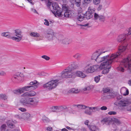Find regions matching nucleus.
<instances>
[{
    "instance_id": "obj_20",
    "label": "nucleus",
    "mask_w": 131,
    "mask_h": 131,
    "mask_svg": "<svg viewBox=\"0 0 131 131\" xmlns=\"http://www.w3.org/2000/svg\"><path fill=\"white\" fill-rule=\"evenodd\" d=\"M111 121V119L108 118H105L101 121V122L103 124H108Z\"/></svg>"
},
{
    "instance_id": "obj_37",
    "label": "nucleus",
    "mask_w": 131,
    "mask_h": 131,
    "mask_svg": "<svg viewBox=\"0 0 131 131\" xmlns=\"http://www.w3.org/2000/svg\"><path fill=\"white\" fill-rule=\"evenodd\" d=\"M82 54L78 53H77L73 55V57L76 59L80 58Z\"/></svg>"
},
{
    "instance_id": "obj_25",
    "label": "nucleus",
    "mask_w": 131,
    "mask_h": 131,
    "mask_svg": "<svg viewBox=\"0 0 131 131\" xmlns=\"http://www.w3.org/2000/svg\"><path fill=\"white\" fill-rule=\"evenodd\" d=\"M90 107L87 106V107L84 112L85 114L89 115L92 114V112L91 111V109H90Z\"/></svg>"
},
{
    "instance_id": "obj_22",
    "label": "nucleus",
    "mask_w": 131,
    "mask_h": 131,
    "mask_svg": "<svg viewBox=\"0 0 131 131\" xmlns=\"http://www.w3.org/2000/svg\"><path fill=\"white\" fill-rule=\"evenodd\" d=\"M80 92V91L78 89L74 88L68 91V92L70 93H78Z\"/></svg>"
},
{
    "instance_id": "obj_63",
    "label": "nucleus",
    "mask_w": 131,
    "mask_h": 131,
    "mask_svg": "<svg viewBox=\"0 0 131 131\" xmlns=\"http://www.w3.org/2000/svg\"><path fill=\"white\" fill-rule=\"evenodd\" d=\"M105 3L107 5H109L110 4V2L108 1H105Z\"/></svg>"
},
{
    "instance_id": "obj_11",
    "label": "nucleus",
    "mask_w": 131,
    "mask_h": 131,
    "mask_svg": "<svg viewBox=\"0 0 131 131\" xmlns=\"http://www.w3.org/2000/svg\"><path fill=\"white\" fill-rule=\"evenodd\" d=\"M30 115L28 113H24L21 114L16 115L15 117L19 119H23L25 120H27L30 117Z\"/></svg>"
},
{
    "instance_id": "obj_24",
    "label": "nucleus",
    "mask_w": 131,
    "mask_h": 131,
    "mask_svg": "<svg viewBox=\"0 0 131 131\" xmlns=\"http://www.w3.org/2000/svg\"><path fill=\"white\" fill-rule=\"evenodd\" d=\"M84 15L82 14H79L77 17V19L80 21H82L84 18Z\"/></svg>"
},
{
    "instance_id": "obj_52",
    "label": "nucleus",
    "mask_w": 131,
    "mask_h": 131,
    "mask_svg": "<svg viewBox=\"0 0 131 131\" xmlns=\"http://www.w3.org/2000/svg\"><path fill=\"white\" fill-rule=\"evenodd\" d=\"M89 128L90 130H92V131H96L95 130H94L92 129L93 128L94 129L95 128V126H92L90 127Z\"/></svg>"
},
{
    "instance_id": "obj_6",
    "label": "nucleus",
    "mask_w": 131,
    "mask_h": 131,
    "mask_svg": "<svg viewBox=\"0 0 131 131\" xmlns=\"http://www.w3.org/2000/svg\"><path fill=\"white\" fill-rule=\"evenodd\" d=\"M127 31V33L118 36L117 39L118 42L122 43L128 42L129 39L130 37V35L131 34V28H129Z\"/></svg>"
},
{
    "instance_id": "obj_49",
    "label": "nucleus",
    "mask_w": 131,
    "mask_h": 131,
    "mask_svg": "<svg viewBox=\"0 0 131 131\" xmlns=\"http://www.w3.org/2000/svg\"><path fill=\"white\" fill-rule=\"evenodd\" d=\"M108 114L110 115H115L116 114V112L115 111H110L108 112Z\"/></svg>"
},
{
    "instance_id": "obj_12",
    "label": "nucleus",
    "mask_w": 131,
    "mask_h": 131,
    "mask_svg": "<svg viewBox=\"0 0 131 131\" xmlns=\"http://www.w3.org/2000/svg\"><path fill=\"white\" fill-rule=\"evenodd\" d=\"M53 31L50 29L48 30L46 34V37L49 40H52L54 36Z\"/></svg>"
},
{
    "instance_id": "obj_3",
    "label": "nucleus",
    "mask_w": 131,
    "mask_h": 131,
    "mask_svg": "<svg viewBox=\"0 0 131 131\" xmlns=\"http://www.w3.org/2000/svg\"><path fill=\"white\" fill-rule=\"evenodd\" d=\"M22 34V32L21 30L17 29L14 30V35L15 36H11L9 32H3L1 34V36L3 37H5L11 39L18 42L22 39L23 37Z\"/></svg>"
},
{
    "instance_id": "obj_55",
    "label": "nucleus",
    "mask_w": 131,
    "mask_h": 131,
    "mask_svg": "<svg viewBox=\"0 0 131 131\" xmlns=\"http://www.w3.org/2000/svg\"><path fill=\"white\" fill-rule=\"evenodd\" d=\"M31 10L34 13H36L37 14H38V12L35 9H34L33 8H31Z\"/></svg>"
},
{
    "instance_id": "obj_32",
    "label": "nucleus",
    "mask_w": 131,
    "mask_h": 131,
    "mask_svg": "<svg viewBox=\"0 0 131 131\" xmlns=\"http://www.w3.org/2000/svg\"><path fill=\"white\" fill-rule=\"evenodd\" d=\"M95 11V9L94 8H93L92 7H89L87 12H88L90 13H91V14L93 15V14L94 13Z\"/></svg>"
},
{
    "instance_id": "obj_34",
    "label": "nucleus",
    "mask_w": 131,
    "mask_h": 131,
    "mask_svg": "<svg viewBox=\"0 0 131 131\" xmlns=\"http://www.w3.org/2000/svg\"><path fill=\"white\" fill-rule=\"evenodd\" d=\"M7 126L10 128H13L15 127V126L13 124V122L10 121H8L7 122Z\"/></svg>"
},
{
    "instance_id": "obj_18",
    "label": "nucleus",
    "mask_w": 131,
    "mask_h": 131,
    "mask_svg": "<svg viewBox=\"0 0 131 131\" xmlns=\"http://www.w3.org/2000/svg\"><path fill=\"white\" fill-rule=\"evenodd\" d=\"M24 90L23 87L20 88L16 90L13 91L14 93L16 94H20L24 92Z\"/></svg>"
},
{
    "instance_id": "obj_30",
    "label": "nucleus",
    "mask_w": 131,
    "mask_h": 131,
    "mask_svg": "<svg viewBox=\"0 0 131 131\" xmlns=\"http://www.w3.org/2000/svg\"><path fill=\"white\" fill-rule=\"evenodd\" d=\"M99 20L101 22H104L105 20V17L104 15H100Z\"/></svg>"
},
{
    "instance_id": "obj_60",
    "label": "nucleus",
    "mask_w": 131,
    "mask_h": 131,
    "mask_svg": "<svg viewBox=\"0 0 131 131\" xmlns=\"http://www.w3.org/2000/svg\"><path fill=\"white\" fill-rule=\"evenodd\" d=\"M47 129L48 130H49L50 131H51L52 130V128L51 127H47Z\"/></svg>"
},
{
    "instance_id": "obj_41",
    "label": "nucleus",
    "mask_w": 131,
    "mask_h": 131,
    "mask_svg": "<svg viewBox=\"0 0 131 131\" xmlns=\"http://www.w3.org/2000/svg\"><path fill=\"white\" fill-rule=\"evenodd\" d=\"M81 0H75V4L78 7H80L81 5Z\"/></svg>"
},
{
    "instance_id": "obj_48",
    "label": "nucleus",
    "mask_w": 131,
    "mask_h": 131,
    "mask_svg": "<svg viewBox=\"0 0 131 131\" xmlns=\"http://www.w3.org/2000/svg\"><path fill=\"white\" fill-rule=\"evenodd\" d=\"M66 108H67V107L66 106H61L59 107H58V110H63Z\"/></svg>"
},
{
    "instance_id": "obj_54",
    "label": "nucleus",
    "mask_w": 131,
    "mask_h": 131,
    "mask_svg": "<svg viewBox=\"0 0 131 131\" xmlns=\"http://www.w3.org/2000/svg\"><path fill=\"white\" fill-rule=\"evenodd\" d=\"M127 111L131 112V105L127 106Z\"/></svg>"
},
{
    "instance_id": "obj_43",
    "label": "nucleus",
    "mask_w": 131,
    "mask_h": 131,
    "mask_svg": "<svg viewBox=\"0 0 131 131\" xmlns=\"http://www.w3.org/2000/svg\"><path fill=\"white\" fill-rule=\"evenodd\" d=\"M62 9L63 10H64L66 11L68 10V8L66 4H63L62 5Z\"/></svg>"
},
{
    "instance_id": "obj_2",
    "label": "nucleus",
    "mask_w": 131,
    "mask_h": 131,
    "mask_svg": "<svg viewBox=\"0 0 131 131\" xmlns=\"http://www.w3.org/2000/svg\"><path fill=\"white\" fill-rule=\"evenodd\" d=\"M79 67V64L76 62L71 63V65L64 69L61 73L62 77L74 78L76 77L75 72L72 71Z\"/></svg>"
},
{
    "instance_id": "obj_16",
    "label": "nucleus",
    "mask_w": 131,
    "mask_h": 131,
    "mask_svg": "<svg viewBox=\"0 0 131 131\" xmlns=\"http://www.w3.org/2000/svg\"><path fill=\"white\" fill-rule=\"evenodd\" d=\"M75 73L76 76H77L82 78H84L86 76V75L81 71H77L75 72Z\"/></svg>"
},
{
    "instance_id": "obj_47",
    "label": "nucleus",
    "mask_w": 131,
    "mask_h": 131,
    "mask_svg": "<svg viewBox=\"0 0 131 131\" xmlns=\"http://www.w3.org/2000/svg\"><path fill=\"white\" fill-rule=\"evenodd\" d=\"M41 57L42 58H43L47 60H49L50 59V58L49 57L46 55L42 56Z\"/></svg>"
},
{
    "instance_id": "obj_61",
    "label": "nucleus",
    "mask_w": 131,
    "mask_h": 131,
    "mask_svg": "<svg viewBox=\"0 0 131 131\" xmlns=\"http://www.w3.org/2000/svg\"><path fill=\"white\" fill-rule=\"evenodd\" d=\"M51 3L50 2H48L47 3V5L48 7H49L50 6Z\"/></svg>"
},
{
    "instance_id": "obj_38",
    "label": "nucleus",
    "mask_w": 131,
    "mask_h": 131,
    "mask_svg": "<svg viewBox=\"0 0 131 131\" xmlns=\"http://www.w3.org/2000/svg\"><path fill=\"white\" fill-rule=\"evenodd\" d=\"M63 43L65 44H69V39L67 38H65L62 40Z\"/></svg>"
},
{
    "instance_id": "obj_1",
    "label": "nucleus",
    "mask_w": 131,
    "mask_h": 131,
    "mask_svg": "<svg viewBox=\"0 0 131 131\" xmlns=\"http://www.w3.org/2000/svg\"><path fill=\"white\" fill-rule=\"evenodd\" d=\"M126 48V46H121L118 48V51L115 53L112 54L111 55L108 54L102 57L100 55V58L97 60L98 63L104 61L101 64L100 68L104 69L112 63L117 62L118 58L122 56V52L125 50Z\"/></svg>"
},
{
    "instance_id": "obj_17",
    "label": "nucleus",
    "mask_w": 131,
    "mask_h": 131,
    "mask_svg": "<svg viewBox=\"0 0 131 131\" xmlns=\"http://www.w3.org/2000/svg\"><path fill=\"white\" fill-rule=\"evenodd\" d=\"M57 11L55 13V12H53L52 11V12L53 13L55 16L57 15L59 16L62 17L63 16L62 13H63V11H61L62 10L60 8L59 9H58L57 10Z\"/></svg>"
},
{
    "instance_id": "obj_28",
    "label": "nucleus",
    "mask_w": 131,
    "mask_h": 131,
    "mask_svg": "<svg viewBox=\"0 0 131 131\" xmlns=\"http://www.w3.org/2000/svg\"><path fill=\"white\" fill-rule=\"evenodd\" d=\"M71 11L68 10L66 11L64 13V16L66 17H71Z\"/></svg>"
},
{
    "instance_id": "obj_10",
    "label": "nucleus",
    "mask_w": 131,
    "mask_h": 131,
    "mask_svg": "<svg viewBox=\"0 0 131 131\" xmlns=\"http://www.w3.org/2000/svg\"><path fill=\"white\" fill-rule=\"evenodd\" d=\"M99 68L100 69H102L100 68V65L99 66L98 65H94L90 66L89 68H88L86 71V72L88 73H92Z\"/></svg>"
},
{
    "instance_id": "obj_5",
    "label": "nucleus",
    "mask_w": 131,
    "mask_h": 131,
    "mask_svg": "<svg viewBox=\"0 0 131 131\" xmlns=\"http://www.w3.org/2000/svg\"><path fill=\"white\" fill-rule=\"evenodd\" d=\"M36 93L34 92H26L21 95V96L24 98H21L20 100L21 104L24 105H28L29 97H31L35 95Z\"/></svg>"
},
{
    "instance_id": "obj_59",
    "label": "nucleus",
    "mask_w": 131,
    "mask_h": 131,
    "mask_svg": "<svg viewBox=\"0 0 131 131\" xmlns=\"http://www.w3.org/2000/svg\"><path fill=\"white\" fill-rule=\"evenodd\" d=\"M79 25L80 26H84V27L88 26V27H89L88 26L89 25V23H87V24H85V25H82V24H79V25Z\"/></svg>"
},
{
    "instance_id": "obj_57",
    "label": "nucleus",
    "mask_w": 131,
    "mask_h": 131,
    "mask_svg": "<svg viewBox=\"0 0 131 131\" xmlns=\"http://www.w3.org/2000/svg\"><path fill=\"white\" fill-rule=\"evenodd\" d=\"M107 107H106L104 106H103L101 107V108L100 109L101 110H107Z\"/></svg>"
},
{
    "instance_id": "obj_36",
    "label": "nucleus",
    "mask_w": 131,
    "mask_h": 131,
    "mask_svg": "<svg viewBox=\"0 0 131 131\" xmlns=\"http://www.w3.org/2000/svg\"><path fill=\"white\" fill-rule=\"evenodd\" d=\"M42 120L43 122L45 123H47L49 121V119L45 116L42 117Z\"/></svg>"
},
{
    "instance_id": "obj_53",
    "label": "nucleus",
    "mask_w": 131,
    "mask_h": 131,
    "mask_svg": "<svg viewBox=\"0 0 131 131\" xmlns=\"http://www.w3.org/2000/svg\"><path fill=\"white\" fill-rule=\"evenodd\" d=\"M6 75L5 73L3 71H0V76H4Z\"/></svg>"
},
{
    "instance_id": "obj_8",
    "label": "nucleus",
    "mask_w": 131,
    "mask_h": 131,
    "mask_svg": "<svg viewBox=\"0 0 131 131\" xmlns=\"http://www.w3.org/2000/svg\"><path fill=\"white\" fill-rule=\"evenodd\" d=\"M59 81L58 79L56 80H52L49 82L43 85L44 88H47L50 87L49 88L50 90L53 89L55 88L58 85V83Z\"/></svg>"
},
{
    "instance_id": "obj_15",
    "label": "nucleus",
    "mask_w": 131,
    "mask_h": 131,
    "mask_svg": "<svg viewBox=\"0 0 131 131\" xmlns=\"http://www.w3.org/2000/svg\"><path fill=\"white\" fill-rule=\"evenodd\" d=\"M105 51L101 52V53L99 54L97 52H95L92 55L91 59L92 60H95L97 63L98 62L97 61L98 60L99 58L100 55L103 53H104Z\"/></svg>"
},
{
    "instance_id": "obj_39",
    "label": "nucleus",
    "mask_w": 131,
    "mask_h": 131,
    "mask_svg": "<svg viewBox=\"0 0 131 131\" xmlns=\"http://www.w3.org/2000/svg\"><path fill=\"white\" fill-rule=\"evenodd\" d=\"M113 120L114 122L118 125L120 124H121V122L117 118H114Z\"/></svg>"
},
{
    "instance_id": "obj_26",
    "label": "nucleus",
    "mask_w": 131,
    "mask_h": 131,
    "mask_svg": "<svg viewBox=\"0 0 131 131\" xmlns=\"http://www.w3.org/2000/svg\"><path fill=\"white\" fill-rule=\"evenodd\" d=\"M73 106L74 107L75 106H76L78 107V108L82 109H85L87 107V106L85 105L80 104L78 105H73Z\"/></svg>"
},
{
    "instance_id": "obj_29",
    "label": "nucleus",
    "mask_w": 131,
    "mask_h": 131,
    "mask_svg": "<svg viewBox=\"0 0 131 131\" xmlns=\"http://www.w3.org/2000/svg\"><path fill=\"white\" fill-rule=\"evenodd\" d=\"M7 98V96L5 94L2 93L0 94V99L6 100Z\"/></svg>"
},
{
    "instance_id": "obj_45",
    "label": "nucleus",
    "mask_w": 131,
    "mask_h": 131,
    "mask_svg": "<svg viewBox=\"0 0 131 131\" xmlns=\"http://www.w3.org/2000/svg\"><path fill=\"white\" fill-rule=\"evenodd\" d=\"M100 0H93V2L95 5H97L100 3Z\"/></svg>"
},
{
    "instance_id": "obj_56",
    "label": "nucleus",
    "mask_w": 131,
    "mask_h": 131,
    "mask_svg": "<svg viewBox=\"0 0 131 131\" xmlns=\"http://www.w3.org/2000/svg\"><path fill=\"white\" fill-rule=\"evenodd\" d=\"M92 0H84V2L86 3L89 4L90 3Z\"/></svg>"
},
{
    "instance_id": "obj_31",
    "label": "nucleus",
    "mask_w": 131,
    "mask_h": 131,
    "mask_svg": "<svg viewBox=\"0 0 131 131\" xmlns=\"http://www.w3.org/2000/svg\"><path fill=\"white\" fill-rule=\"evenodd\" d=\"M91 90V88L89 86L85 87L83 89V90L84 91H86L85 93L86 94L89 93L90 92Z\"/></svg>"
},
{
    "instance_id": "obj_4",
    "label": "nucleus",
    "mask_w": 131,
    "mask_h": 131,
    "mask_svg": "<svg viewBox=\"0 0 131 131\" xmlns=\"http://www.w3.org/2000/svg\"><path fill=\"white\" fill-rule=\"evenodd\" d=\"M122 66L127 68L128 72L131 73V59L129 56L124 59L121 62L119 66L117 68V70L121 72H124V69Z\"/></svg>"
},
{
    "instance_id": "obj_33",
    "label": "nucleus",
    "mask_w": 131,
    "mask_h": 131,
    "mask_svg": "<svg viewBox=\"0 0 131 131\" xmlns=\"http://www.w3.org/2000/svg\"><path fill=\"white\" fill-rule=\"evenodd\" d=\"M111 68V66H110L108 68L107 67L102 72V73L104 74H106L107 73L109 72Z\"/></svg>"
},
{
    "instance_id": "obj_27",
    "label": "nucleus",
    "mask_w": 131,
    "mask_h": 131,
    "mask_svg": "<svg viewBox=\"0 0 131 131\" xmlns=\"http://www.w3.org/2000/svg\"><path fill=\"white\" fill-rule=\"evenodd\" d=\"M6 125L4 124L1 126V127L0 129L1 131H11L10 129H8L6 128Z\"/></svg>"
},
{
    "instance_id": "obj_9",
    "label": "nucleus",
    "mask_w": 131,
    "mask_h": 131,
    "mask_svg": "<svg viewBox=\"0 0 131 131\" xmlns=\"http://www.w3.org/2000/svg\"><path fill=\"white\" fill-rule=\"evenodd\" d=\"M39 101L38 98L37 97L33 98L29 97L28 105L36 106L38 105Z\"/></svg>"
},
{
    "instance_id": "obj_62",
    "label": "nucleus",
    "mask_w": 131,
    "mask_h": 131,
    "mask_svg": "<svg viewBox=\"0 0 131 131\" xmlns=\"http://www.w3.org/2000/svg\"><path fill=\"white\" fill-rule=\"evenodd\" d=\"M117 98L118 100H119L122 98V96L121 95H119L117 96Z\"/></svg>"
},
{
    "instance_id": "obj_46",
    "label": "nucleus",
    "mask_w": 131,
    "mask_h": 131,
    "mask_svg": "<svg viewBox=\"0 0 131 131\" xmlns=\"http://www.w3.org/2000/svg\"><path fill=\"white\" fill-rule=\"evenodd\" d=\"M13 78L15 79H17L18 80H20L21 77L20 75H14Z\"/></svg>"
},
{
    "instance_id": "obj_23",
    "label": "nucleus",
    "mask_w": 131,
    "mask_h": 131,
    "mask_svg": "<svg viewBox=\"0 0 131 131\" xmlns=\"http://www.w3.org/2000/svg\"><path fill=\"white\" fill-rule=\"evenodd\" d=\"M53 9L55 10H57L58 9H59L60 7L58 5V4L55 2L53 3L52 4Z\"/></svg>"
},
{
    "instance_id": "obj_51",
    "label": "nucleus",
    "mask_w": 131,
    "mask_h": 131,
    "mask_svg": "<svg viewBox=\"0 0 131 131\" xmlns=\"http://www.w3.org/2000/svg\"><path fill=\"white\" fill-rule=\"evenodd\" d=\"M45 22L44 23V24L47 26H48L49 25V21L46 19H45Z\"/></svg>"
},
{
    "instance_id": "obj_13",
    "label": "nucleus",
    "mask_w": 131,
    "mask_h": 131,
    "mask_svg": "<svg viewBox=\"0 0 131 131\" xmlns=\"http://www.w3.org/2000/svg\"><path fill=\"white\" fill-rule=\"evenodd\" d=\"M29 35L31 37L36 38H37L36 40L37 41L42 40L43 38V37L41 36L39 33L37 32H31L29 33Z\"/></svg>"
},
{
    "instance_id": "obj_40",
    "label": "nucleus",
    "mask_w": 131,
    "mask_h": 131,
    "mask_svg": "<svg viewBox=\"0 0 131 131\" xmlns=\"http://www.w3.org/2000/svg\"><path fill=\"white\" fill-rule=\"evenodd\" d=\"M100 76L99 75L96 76L94 78V81L96 83H98L100 80Z\"/></svg>"
},
{
    "instance_id": "obj_35",
    "label": "nucleus",
    "mask_w": 131,
    "mask_h": 131,
    "mask_svg": "<svg viewBox=\"0 0 131 131\" xmlns=\"http://www.w3.org/2000/svg\"><path fill=\"white\" fill-rule=\"evenodd\" d=\"M90 109H91V110L92 112H95L97 111H99L100 110V108H98V107H90Z\"/></svg>"
},
{
    "instance_id": "obj_64",
    "label": "nucleus",
    "mask_w": 131,
    "mask_h": 131,
    "mask_svg": "<svg viewBox=\"0 0 131 131\" xmlns=\"http://www.w3.org/2000/svg\"><path fill=\"white\" fill-rule=\"evenodd\" d=\"M128 83L130 86H131V80L128 81Z\"/></svg>"
},
{
    "instance_id": "obj_7",
    "label": "nucleus",
    "mask_w": 131,
    "mask_h": 131,
    "mask_svg": "<svg viewBox=\"0 0 131 131\" xmlns=\"http://www.w3.org/2000/svg\"><path fill=\"white\" fill-rule=\"evenodd\" d=\"M39 84V83L36 80L31 81L29 83V85L23 87L24 91H30L29 92H31V91L36 89L38 87Z\"/></svg>"
},
{
    "instance_id": "obj_42",
    "label": "nucleus",
    "mask_w": 131,
    "mask_h": 131,
    "mask_svg": "<svg viewBox=\"0 0 131 131\" xmlns=\"http://www.w3.org/2000/svg\"><path fill=\"white\" fill-rule=\"evenodd\" d=\"M100 15L96 13H94V18L95 20H97L99 19Z\"/></svg>"
},
{
    "instance_id": "obj_19",
    "label": "nucleus",
    "mask_w": 131,
    "mask_h": 131,
    "mask_svg": "<svg viewBox=\"0 0 131 131\" xmlns=\"http://www.w3.org/2000/svg\"><path fill=\"white\" fill-rule=\"evenodd\" d=\"M122 94L124 96L128 95L129 94L128 89L125 87H124L121 90Z\"/></svg>"
},
{
    "instance_id": "obj_58",
    "label": "nucleus",
    "mask_w": 131,
    "mask_h": 131,
    "mask_svg": "<svg viewBox=\"0 0 131 131\" xmlns=\"http://www.w3.org/2000/svg\"><path fill=\"white\" fill-rule=\"evenodd\" d=\"M19 110H20L21 111L24 112L26 110V109L24 108H19Z\"/></svg>"
},
{
    "instance_id": "obj_44",
    "label": "nucleus",
    "mask_w": 131,
    "mask_h": 131,
    "mask_svg": "<svg viewBox=\"0 0 131 131\" xmlns=\"http://www.w3.org/2000/svg\"><path fill=\"white\" fill-rule=\"evenodd\" d=\"M103 91L104 93L110 92V90L109 88H107L105 89H104Z\"/></svg>"
},
{
    "instance_id": "obj_21",
    "label": "nucleus",
    "mask_w": 131,
    "mask_h": 131,
    "mask_svg": "<svg viewBox=\"0 0 131 131\" xmlns=\"http://www.w3.org/2000/svg\"><path fill=\"white\" fill-rule=\"evenodd\" d=\"M93 15L90 13L87 12L84 15V18H86L87 19H89L92 18L93 17Z\"/></svg>"
},
{
    "instance_id": "obj_50",
    "label": "nucleus",
    "mask_w": 131,
    "mask_h": 131,
    "mask_svg": "<svg viewBox=\"0 0 131 131\" xmlns=\"http://www.w3.org/2000/svg\"><path fill=\"white\" fill-rule=\"evenodd\" d=\"M102 8V5H100L98 6L97 10L98 11H99Z\"/></svg>"
},
{
    "instance_id": "obj_14",
    "label": "nucleus",
    "mask_w": 131,
    "mask_h": 131,
    "mask_svg": "<svg viewBox=\"0 0 131 131\" xmlns=\"http://www.w3.org/2000/svg\"><path fill=\"white\" fill-rule=\"evenodd\" d=\"M129 104V102L127 99H122L118 103L120 107H123L128 106Z\"/></svg>"
}]
</instances>
